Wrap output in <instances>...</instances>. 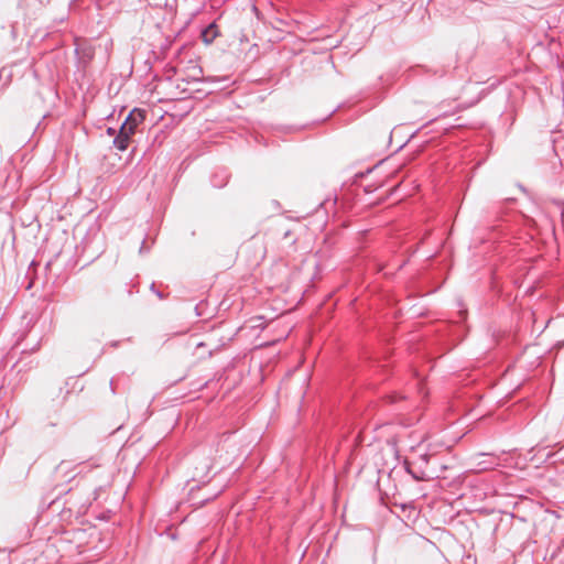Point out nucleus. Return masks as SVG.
<instances>
[{"mask_svg": "<svg viewBox=\"0 0 564 564\" xmlns=\"http://www.w3.org/2000/svg\"><path fill=\"white\" fill-rule=\"evenodd\" d=\"M144 120V112L140 109H133L122 122L118 134L113 139V145L119 151H126L137 132V128Z\"/></svg>", "mask_w": 564, "mask_h": 564, "instance_id": "obj_1", "label": "nucleus"}, {"mask_svg": "<svg viewBox=\"0 0 564 564\" xmlns=\"http://www.w3.org/2000/svg\"><path fill=\"white\" fill-rule=\"evenodd\" d=\"M431 457L432 455L427 453L420 455L419 462L422 464L419 466V470L413 469L412 463H405V469L413 477V479L417 481H426L434 477L433 473H429L426 469L422 468V465L426 466L429 464Z\"/></svg>", "mask_w": 564, "mask_h": 564, "instance_id": "obj_2", "label": "nucleus"}, {"mask_svg": "<svg viewBox=\"0 0 564 564\" xmlns=\"http://www.w3.org/2000/svg\"><path fill=\"white\" fill-rule=\"evenodd\" d=\"M478 457L482 458L481 460L475 464V470L478 473L490 470L498 466V460L494 455L479 454Z\"/></svg>", "mask_w": 564, "mask_h": 564, "instance_id": "obj_3", "label": "nucleus"}, {"mask_svg": "<svg viewBox=\"0 0 564 564\" xmlns=\"http://www.w3.org/2000/svg\"><path fill=\"white\" fill-rule=\"evenodd\" d=\"M218 35V29L215 23L209 24L206 29L202 32V40L206 44H210Z\"/></svg>", "mask_w": 564, "mask_h": 564, "instance_id": "obj_4", "label": "nucleus"}, {"mask_svg": "<svg viewBox=\"0 0 564 564\" xmlns=\"http://www.w3.org/2000/svg\"><path fill=\"white\" fill-rule=\"evenodd\" d=\"M552 134H553V137H552L551 141L553 144L554 154L556 156H560V152L563 150V147L561 144H562L564 137L562 135L560 130L553 131Z\"/></svg>", "mask_w": 564, "mask_h": 564, "instance_id": "obj_5", "label": "nucleus"}, {"mask_svg": "<svg viewBox=\"0 0 564 564\" xmlns=\"http://www.w3.org/2000/svg\"><path fill=\"white\" fill-rule=\"evenodd\" d=\"M70 466V463L69 462H62L58 466H57V471L61 473V471H65L66 469H68V467Z\"/></svg>", "mask_w": 564, "mask_h": 564, "instance_id": "obj_6", "label": "nucleus"}, {"mask_svg": "<svg viewBox=\"0 0 564 564\" xmlns=\"http://www.w3.org/2000/svg\"><path fill=\"white\" fill-rule=\"evenodd\" d=\"M151 290H152L153 292H155V294H156L160 299H163V297H164V296H163V294H162L160 291H156V290H155V284H154V283H152V284H151Z\"/></svg>", "mask_w": 564, "mask_h": 564, "instance_id": "obj_7", "label": "nucleus"}, {"mask_svg": "<svg viewBox=\"0 0 564 564\" xmlns=\"http://www.w3.org/2000/svg\"><path fill=\"white\" fill-rule=\"evenodd\" d=\"M561 220L564 224V208L561 210Z\"/></svg>", "mask_w": 564, "mask_h": 564, "instance_id": "obj_8", "label": "nucleus"}, {"mask_svg": "<svg viewBox=\"0 0 564 564\" xmlns=\"http://www.w3.org/2000/svg\"><path fill=\"white\" fill-rule=\"evenodd\" d=\"M97 6H98V8H99V9H101V8H102V2H101V0H97Z\"/></svg>", "mask_w": 564, "mask_h": 564, "instance_id": "obj_9", "label": "nucleus"}, {"mask_svg": "<svg viewBox=\"0 0 564 564\" xmlns=\"http://www.w3.org/2000/svg\"><path fill=\"white\" fill-rule=\"evenodd\" d=\"M107 132H108L109 134H113V133H115V130H113L112 128H109V129L107 130Z\"/></svg>", "mask_w": 564, "mask_h": 564, "instance_id": "obj_10", "label": "nucleus"}, {"mask_svg": "<svg viewBox=\"0 0 564 564\" xmlns=\"http://www.w3.org/2000/svg\"><path fill=\"white\" fill-rule=\"evenodd\" d=\"M214 185L218 186V187H221L224 185V183H220V184L214 183Z\"/></svg>", "mask_w": 564, "mask_h": 564, "instance_id": "obj_11", "label": "nucleus"}]
</instances>
